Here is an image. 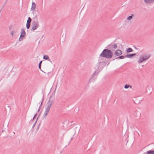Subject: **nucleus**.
<instances>
[{
  "label": "nucleus",
  "mask_w": 154,
  "mask_h": 154,
  "mask_svg": "<svg viewBox=\"0 0 154 154\" xmlns=\"http://www.w3.org/2000/svg\"><path fill=\"white\" fill-rule=\"evenodd\" d=\"M100 56L107 58H111L113 56V53L110 50L105 49L103 50Z\"/></svg>",
  "instance_id": "f257e3e1"
},
{
  "label": "nucleus",
  "mask_w": 154,
  "mask_h": 154,
  "mask_svg": "<svg viewBox=\"0 0 154 154\" xmlns=\"http://www.w3.org/2000/svg\"><path fill=\"white\" fill-rule=\"evenodd\" d=\"M39 26V24L37 20H33L32 22V28L31 30L33 32Z\"/></svg>",
  "instance_id": "f03ea898"
},
{
  "label": "nucleus",
  "mask_w": 154,
  "mask_h": 154,
  "mask_svg": "<svg viewBox=\"0 0 154 154\" xmlns=\"http://www.w3.org/2000/svg\"><path fill=\"white\" fill-rule=\"evenodd\" d=\"M52 104V101H49L47 103V107L46 108L45 110L44 114V117H45L47 115L49 111L50 110V107L51 106Z\"/></svg>",
  "instance_id": "7ed1b4c3"
},
{
  "label": "nucleus",
  "mask_w": 154,
  "mask_h": 154,
  "mask_svg": "<svg viewBox=\"0 0 154 154\" xmlns=\"http://www.w3.org/2000/svg\"><path fill=\"white\" fill-rule=\"evenodd\" d=\"M150 56L149 55H142L139 58L138 61V63H140L143 62V61L146 60L148 59L150 57Z\"/></svg>",
  "instance_id": "20e7f679"
},
{
  "label": "nucleus",
  "mask_w": 154,
  "mask_h": 154,
  "mask_svg": "<svg viewBox=\"0 0 154 154\" xmlns=\"http://www.w3.org/2000/svg\"><path fill=\"white\" fill-rule=\"evenodd\" d=\"M117 48L118 46L116 44H113L111 43L108 45V49L113 51H115V49H117Z\"/></svg>",
  "instance_id": "39448f33"
},
{
  "label": "nucleus",
  "mask_w": 154,
  "mask_h": 154,
  "mask_svg": "<svg viewBox=\"0 0 154 154\" xmlns=\"http://www.w3.org/2000/svg\"><path fill=\"white\" fill-rule=\"evenodd\" d=\"M122 53L121 50L119 49L117 50L114 53L115 57L119 56L121 55Z\"/></svg>",
  "instance_id": "423d86ee"
},
{
  "label": "nucleus",
  "mask_w": 154,
  "mask_h": 154,
  "mask_svg": "<svg viewBox=\"0 0 154 154\" xmlns=\"http://www.w3.org/2000/svg\"><path fill=\"white\" fill-rule=\"evenodd\" d=\"M26 32L23 29H21V33L20 35V37H23L24 38Z\"/></svg>",
  "instance_id": "0eeeda50"
},
{
  "label": "nucleus",
  "mask_w": 154,
  "mask_h": 154,
  "mask_svg": "<svg viewBox=\"0 0 154 154\" xmlns=\"http://www.w3.org/2000/svg\"><path fill=\"white\" fill-rule=\"evenodd\" d=\"M136 55V54H128L125 56V57H128L129 58H132L133 56H135Z\"/></svg>",
  "instance_id": "6e6552de"
},
{
  "label": "nucleus",
  "mask_w": 154,
  "mask_h": 154,
  "mask_svg": "<svg viewBox=\"0 0 154 154\" xmlns=\"http://www.w3.org/2000/svg\"><path fill=\"white\" fill-rule=\"evenodd\" d=\"M36 7V5L35 4L34 2H32V8H31V10L33 11H34L35 10V8Z\"/></svg>",
  "instance_id": "1a4fd4ad"
},
{
  "label": "nucleus",
  "mask_w": 154,
  "mask_h": 154,
  "mask_svg": "<svg viewBox=\"0 0 154 154\" xmlns=\"http://www.w3.org/2000/svg\"><path fill=\"white\" fill-rule=\"evenodd\" d=\"M98 73V72L97 71H96V70H95L94 71V73L92 75H91V79L93 78L95 75H96Z\"/></svg>",
  "instance_id": "9d476101"
},
{
  "label": "nucleus",
  "mask_w": 154,
  "mask_h": 154,
  "mask_svg": "<svg viewBox=\"0 0 154 154\" xmlns=\"http://www.w3.org/2000/svg\"><path fill=\"white\" fill-rule=\"evenodd\" d=\"M144 1L146 3H151L154 1V0H144Z\"/></svg>",
  "instance_id": "9b49d317"
},
{
  "label": "nucleus",
  "mask_w": 154,
  "mask_h": 154,
  "mask_svg": "<svg viewBox=\"0 0 154 154\" xmlns=\"http://www.w3.org/2000/svg\"><path fill=\"white\" fill-rule=\"evenodd\" d=\"M146 154H154V151L150 150L146 152Z\"/></svg>",
  "instance_id": "f8f14e48"
},
{
  "label": "nucleus",
  "mask_w": 154,
  "mask_h": 154,
  "mask_svg": "<svg viewBox=\"0 0 154 154\" xmlns=\"http://www.w3.org/2000/svg\"><path fill=\"white\" fill-rule=\"evenodd\" d=\"M133 51V50L131 48H129L127 49L126 51L127 53H128L130 52H132Z\"/></svg>",
  "instance_id": "ddd939ff"
},
{
  "label": "nucleus",
  "mask_w": 154,
  "mask_h": 154,
  "mask_svg": "<svg viewBox=\"0 0 154 154\" xmlns=\"http://www.w3.org/2000/svg\"><path fill=\"white\" fill-rule=\"evenodd\" d=\"M129 87L130 88H131L132 86H131L130 85H129L126 84L124 86V88L125 89H128Z\"/></svg>",
  "instance_id": "4468645a"
},
{
  "label": "nucleus",
  "mask_w": 154,
  "mask_h": 154,
  "mask_svg": "<svg viewBox=\"0 0 154 154\" xmlns=\"http://www.w3.org/2000/svg\"><path fill=\"white\" fill-rule=\"evenodd\" d=\"M30 23H26V27L27 29H29L30 26Z\"/></svg>",
  "instance_id": "2eb2a0df"
},
{
  "label": "nucleus",
  "mask_w": 154,
  "mask_h": 154,
  "mask_svg": "<svg viewBox=\"0 0 154 154\" xmlns=\"http://www.w3.org/2000/svg\"><path fill=\"white\" fill-rule=\"evenodd\" d=\"M125 57L123 56H119L118 57H116L115 58L116 59H123Z\"/></svg>",
  "instance_id": "dca6fc26"
},
{
  "label": "nucleus",
  "mask_w": 154,
  "mask_h": 154,
  "mask_svg": "<svg viewBox=\"0 0 154 154\" xmlns=\"http://www.w3.org/2000/svg\"><path fill=\"white\" fill-rule=\"evenodd\" d=\"M32 21L31 19L29 17L28 18V20H27V23H31Z\"/></svg>",
  "instance_id": "f3484780"
},
{
  "label": "nucleus",
  "mask_w": 154,
  "mask_h": 154,
  "mask_svg": "<svg viewBox=\"0 0 154 154\" xmlns=\"http://www.w3.org/2000/svg\"><path fill=\"white\" fill-rule=\"evenodd\" d=\"M49 58V57L47 55H44L43 57V59H44L47 60Z\"/></svg>",
  "instance_id": "a211bd4d"
},
{
  "label": "nucleus",
  "mask_w": 154,
  "mask_h": 154,
  "mask_svg": "<svg viewBox=\"0 0 154 154\" xmlns=\"http://www.w3.org/2000/svg\"><path fill=\"white\" fill-rule=\"evenodd\" d=\"M133 16V14H132L129 17H128L127 19L128 20H131Z\"/></svg>",
  "instance_id": "6ab92c4d"
},
{
  "label": "nucleus",
  "mask_w": 154,
  "mask_h": 154,
  "mask_svg": "<svg viewBox=\"0 0 154 154\" xmlns=\"http://www.w3.org/2000/svg\"><path fill=\"white\" fill-rule=\"evenodd\" d=\"M38 119V117L37 118V119L36 120L35 123H34V124L33 125L32 128H33L35 127V124H36V122H37V121Z\"/></svg>",
  "instance_id": "aec40b11"
},
{
  "label": "nucleus",
  "mask_w": 154,
  "mask_h": 154,
  "mask_svg": "<svg viewBox=\"0 0 154 154\" xmlns=\"http://www.w3.org/2000/svg\"><path fill=\"white\" fill-rule=\"evenodd\" d=\"M16 32L15 31H13L11 33V34L12 35V37H13L14 33H15Z\"/></svg>",
  "instance_id": "412c9836"
},
{
  "label": "nucleus",
  "mask_w": 154,
  "mask_h": 154,
  "mask_svg": "<svg viewBox=\"0 0 154 154\" xmlns=\"http://www.w3.org/2000/svg\"><path fill=\"white\" fill-rule=\"evenodd\" d=\"M23 38H24V37H20V38H19V41H21L22 40V39H23Z\"/></svg>",
  "instance_id": "4be33fe9"
},
{
  "label": "nucleus",
  "mask_w": 154,
  "mask_h": 154,
  "mask_svg": "<svg viewBox=\"0 0 154 154\" xmlns=\"http://www.w3.org/2000/svg\"><path fill=\"white\" fill-rule=\"evenodd\" d=\"M42 102L41 103V104L40 105V106H39V109H38V112L39 111V110H40V108L41 107L42 104Z\"/></svg>",
  "instance_id": "5701e85b"
},
{
  "label": "nucleus",
  "mask_w": 154,
  "mask_h": 154,
  "mask_svg": "<svg viewBox=\"0 0 154 154\" xmlns=\"http://www.w3.org/2000/svg\"><path fill=\"white\" fill-rule=\"evenodd\" d=\"M37 116V114H36L33 117V118L32 119V121L35 118H36V116Z\"/></svg>",
  "instance_id": "b1692460"
},
{
  "label": "nucleus",
  "mask_w": 154,
  "mask_h": 154,
  "mask_svg": "<svg viewBox=\"0 0 154 154\" xmlns=\"http://www.w3.org/2000/svg\"><path fill=\"white\" fill-rule=\"evenodd\" d=\"M42 62V61H40L39 63V65L41 66Z\"/></svg>",
  "instance_id": "393cba45"
},
{
  "label": "nucleus",
  "mask_w": 154,
  "mask_h": 154,
  "mask_svg": "<svg viewBox=\"0 0 154 154\" xmlns=\"http://www.w3.org/2000/svg\"><path fill=\"white\" fill-rule=\"evenodd\" d=\"M38 68H39V69L41 70H41V66L39 65V66H38Z\"/></svg>",
  "instance_id": "a878e982"
},
{
  "label": "nucleus",
  "mask_w": 154,
  "mask_h": 154,
  "mask_svg": "<svg viewBox=\"0 0 154 154\" xmlns=\"http://www.w3.org/2000/svg\"><path fill=\"white\" fill-rule=\"evenodd\" d=\"M135 49H137V48L136 47H135Z\"/></svg>",
  "instance_id": "bb28decb"
},
{
  "label": "nucleus",
  "mask_w": 154,
  "mask_h": 154,
  "mask_svg": "<svg viewBox=\"0 0 154 154\" xmlns=\"http://www.w3.org/2000/svg\"><path fill=\"white\" fill-rule=\"evenodd\" d=\"M13 134H15V133H14H14H13Z\"/></svg>",
  "instance_id": "cd10ccee"
}]
</instances>
